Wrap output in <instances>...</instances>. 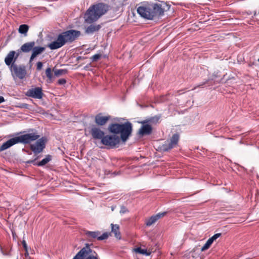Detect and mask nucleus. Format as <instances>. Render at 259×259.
Listing matches in <instances>:
<instances>
[{
  "label": "nucleus",
  "mask_w": 259,
  "mask_h": 259,
  "mask_svg": "<svg viewBox=\"0 0 259 259\" xmlns=\"http://www.w3.org/2000/svg\"><path fill=\"white\" fill-rule=\"evenodd\" d=\"M34 130V129L30 128L28 131V133L9 139L1 145L0 151H4L16 144H28L37 140L34 144L30 145V149L35 155L40 153L45 148L47 140L44 137L39 138L40 135H38L37 132H33Z\"/></svg>",
  "instance_id": "f257e3e1"
},
{
  "label": "nucleus",
  "mask_w": 259,
  "mask_h": 259,
  "mask_svg": "<svg viewBox=\"0 0 259 259\" xmlns=\"http://www.w3.org/2000/svg\"><path fill=\"white\" fill-rule=\"evenodd\" d=\"M137 12L145 19L153 20L163 16L164 9L162 4L152 3L138 7Z\"/></svg>",
  "instance_id": "f03ea898"
},
{
  "label": "nucleus",
  "mask_w": 259,
  "mask_h": 259,
  "mask_svg": "<svg viewBox=\"0 0 259 259\" xmlns=\"http://www.w3.org/2000/svg\"><path fill=\"white\" fill-rule=\"evenodd\" d=\"M80 34V31L74 29L63 32L58 35L56 40L48 44V47L51 50L60 48L66 44H70L73 42Z\"/></svg>",
  "instance_id": "7ed1b4c3"
},
{
  "label": "nucleus",
  "mask_w": 259,
  "mask_h": 259,
  "mask_svg": "<svg viewBox=\"0 0 259 259\" xmlns=\"http://www.w3.org/2000/svg\"><path fill=\"white\" fill-rule=\"evenodd\" d=\"M109 6L100 3L91 6L84 14L85 21L92 23L98 20L109 10Z\"/></svg>",
  "instance_id": "20e7f679"
},
{
  "label": "nucleus",
  "mask_w": 259,
  "mask_h": 259,
  "mask_svg": "<svg viewBox=\"0 0 259 259\" xmlns=\"http://www.w3.org/2000/svg\"><path fill=\"white\" fill-rule=\"evenodd\" d=\"M109 131L114 134H120V138L125 142L132 132V124L127 121L122 124L112 123L108 126Z\"/></svg>",
  "instance_id": "39448f33"
},
{
  "label": "nucleus",
  "mask_w": 259,
  "mask_h": 259,
  "mask_svg": "<svg viewBox=\"0 0 259 259\" xmlns=\"http://www.w3.org/2000/svg\"><path fill=\"white\" fill-rule=\"evenodd\" d=\"M120 138L117 135H104L101 141V143L109 148H113L120 143Z\"/></svg>",
  "instance_id": "423d86ee"
},
{
  "label": "nucleus",
  "mask_w": 259,
  "mask_h": 259,
  "mask_svg": "<svg viewBox=\"0 0 259 259\" xmlns=\"http://www.w3.org/2000/svg\"><path fill=\"white\" fill-rule=\"evenodd\" d=\"M10 69L13 74L21 79L24 78L27 74L26 67L23 65L12 64Z\"/></svg>",
  "instance_id": "0eeeda50"
},
{
  "label": "nucleus",
  "mask_w": 259,
  "mask_h": 259,
  "mask_svg": "<svg viewBox=\"0 0 259 259\" xmlns=\"http://www.w3.org/2000/svg\"><path fill=\"white\" fill-rule=\"evenodd\" d=\"M100 231H85L84 234L86 236L87 239L90 241H92L95 239L98 240H103L107 239L109 234L107 232L104 233L102 235H100Z\"/></svg>",
  "instance_id": "6e6552de"
},
{
  "label": "nucleus",
  "mask_w": 259,
  "mask_h": 259,
  "mask_svg": "<svg viewBox=\"0 0 259 259\" xmlns=\"http://www.w3.org/2000/svg\"><path fill=\"white\" fill-rule=\"evenodd\" d=\"M179 140V135L178 134H174L169 142H168L167 143L163 144L160 147V150L163 152H168L177 145Z\"/></svg>",
  "instance_id": "1a4fd4ad"
},
{
  "label": "nucleus",
  "mask_w": 259,
  "mask_h": 259,
  "mask_svg": "<svg viewBox=\"0 0 259 259\" xmlns=\"http://www.w3.org/2000/svg\"><path fill=\"white\" fill-rule=\"evenodd\" d=\"M19 56V53H16L14 51H10L5 59V62L8 66H12V64H16L15 63L16 61Z\"/></svg>",
  "instance_id": "9d476101"
},
{
  "label": "nucleus",
  "mask_w": 259,
  "mask_h": 259,
  "mask_svg": "<svg viewBox=\"0 0 259 259\" xmlns=\"http://www.w3.org/2000/svg\"><path fill=\"white\" fill-rule=\"evenodd\" d=\"M90 133L94 139L101 140V141H102V138H103L105 135L104 131L101 130L99 127L95 125L91 127Z\"/></svg>",
  "instance_id": "9b49d317"
},
{
  "label": "nucleus",
  "mask_w": 259,
  "mask_h": 259,
  "mask_svg": "<svg viewBox=\"0 0 259 259\" xmlns=\"http://www.w3.org/2000/svg\"><path fill=\"white\" fill-rule=\"evenodd\" d=\"M25 95L29 97H42L44 94L41 88L36 87L29 89Z\"/></svg>",
  "instance_id": "f8f14e48"
},
{
  "label": "nucleus",
  "mask_w": 259,
  "mask_h": 259,
  "mask_svg": "<svg viewBox=\"0 0 259 259\" xmlns=\"http://www.w3.org/2000/svg\"><path fill=\"white\" fill-rule=\"evenodd\" d=\"M110 119V116H103L101 113H99L95 116V122L97 125L103 126L105 125Z\"/></svg>",
  "instance_id": "ddd939ff"
},
{
  "label": "nucleus",
  "mask_w": 259,
  "mask_h": 259,
  "mask_svg": "<svg viewBox=\"0 0 259 259\" xmlns=\"http://www.w3.org/2000/svg\"><path fill=\"white\" fill-rule=\"evenodd\" d=\"M35 42L34 41H30L24 44L21 46L20 49L18 50V52L20 53V52L23 53H28L31 51H32L33 49V47L35 46Z\"/></svg>",
  "instance_id": "4468645a"
},
{
  "label": "nucleus",
  "mask_w": 259,
  "mask_h": 259,
  "mask_svg": "<svg viewBox=\"0 0 259 259\" xmlns=\"http://www.w3.org/2000/svg\"><path fill=\"white\" fill-rule=\"evenodd\" d=\"M144 123L143 122L138 132V134L141 136L149 135L151 134L152 131V126L148 124H144Z\"/></svg>",
  "instance_id": "2eb2a0df"
},
{
  "label": "nucleus",
  "mask_w": 259,
  "mask_h": 259,
  "mask_svg": "<svg viewBox=\"0 0 259 259\" xmlns=\"http://www.w3.org/2000/svg\"><path fill=\"white\" fill-rule=\"evenodd\" d=\"M38 158H39V157L37 156L34 160H29V161H27L26 163H32L34 164V165H37V166H44L45 164H46L47 163H48L51 160V159H52V156L50 155H47L45 158H44L41 161H40L38 163H34L36 159H37Z\"/></svg>",
  "instance_id": "dca6fc26"
},
{
  "label": "nucleus",
  "mask_w": 259,
  "mask_h": 259,
  "mask_svg": "<svg viewBox=\"0 0 259 259\" xmlns=\"http://www.w3.org/2000/svg\"><path fill=\"white\" fill-rule=\"evenodd\" d=\"M221 236V233H217L215 234L211 237L209 238L205 243V244L202 247L201 250L202 251H205L208 249L211 245L212 244L213 242L217 238Z\"/></svg>",
  "instance_id": "f3484780"
},
{
  "label": "nucleus",
  "mask_w": 259,
  "mask_h": 259,
  "mask_svg": "<svg viewBox=\"0 0 259 259\" xmlns=\"http://www.w3.org/2000/svg\"><path fill=\"white\" fill-rule=\"evenodd\" d=\"M45 51V48L40 46L33 47L32 53L30 56L29 62H31L38 55L41 54Z\"/></svg>",
  "instance_id": "a211bd4d"
},
{
  "label": "nucleus",
  "mask_w": 259,
  "mask_h": 259,
  "mask_svg": "<svg viewBox=\"0 0 259 259\" xmlns=\"http://www.w3.org/2000/svg\"><path fill=\"white\" fill-rule=\"evenodd\" d=\"M87 246L89 248L91 251L85 256H83L82 259H100L96 251H93L90 248V245L89 244L86 243L85 246L83 248H85Z\"/></svg>",
  "instance_id": "6ab92c4d"
},
{
  "label": "nucleus",
  "mask_w": 259,
  "mask_h": 259,
  "mask_svg": "<svg viewBox=\"0 0 259 259\" xmlns=\"http://www.w3.org/2000/svg\"><path fill=\"white\" fill-rule=\"evenodd\" d=\"M91 250L87 246L81 248L79 251L74 256L73 259H82V257L91 252Z\"/></svg>",
  "instance_id": "aec40b11"
},
{
  "label": "nucleus",
  "mask_w": 259,
  "mask_h": 259,
  "mask_svg": "<svg viewBox=\"0 0 259 259\" xmlns=\"http://www.w3.org/2000/svg\"><path fill=\"white\" fill-rule=\"evenodd\" d=\"M101 28V26L100 25L93 24L85 29V32L87 34L93 33L94 32L98 31Z\"/></svg>",
  "instance_id": "412c9836"
},
{
  "label": "nucleus",
  "mask_w": 259,
  "mask_h": 259,
  "mask_svg": "<svg viewBox=\"0 0 259 259\" xmlns=\"http://www.w3.org/2000/svg\"><path fill=\"white\" fill-rule=\"evenodd\" d=\"M111 232L114 233V236L116 238L118 239H120L121 235L119 232V225L116 224L114 225L113 224H111Z\"/></svg>",
  "instance_id": "4be33fe9"
},
{
  "label": "nucleus",
  "mask_w": 259,
  "mask_h": 259,
  "mask_svg": "<svg viewBox=\"0 0 259 259\" xmlns=\"http://www.w3.org/2000/svg\"><path fill=\"white\" fill-rule=\"evenodd\" d=\"M46 75L48 78L47 81L48 82H52L54 77L53 76V73L52 72V69L51 68L49 67L46 70Z\"/></svg>",
  "instance_id": "5701e85b"
},
{
  "label": "nucleus",
  "mask_w": 259,
  "mask_h": 259,
  "mask_svg": "<svg viewBox=\"0 0 259 259\" xmlns=\"http://www.w3.org/2000/svg\"><path fill=\"white\" fill-rule=\"evenodd\" d=\"M158 220L156 215L151 216L149 219L146 221V225L147 226H150L155 223Z\"/></svg>",
  "instance_id": "b1692460"
},
{
  "label": "nucleus",
  "mask_w": 259,
  "mask_h": 259,
  "mask_svg": "<svg viewBox=\"0 0 259 259\" xmlns=\"http://www.w3.org/2000/svg\"><path fill=\"white\" fill-rule=\"evenodd\" d=\"M29 29V26L26 24H22L19 26L18 31L20 33L24 34L26 35V34L28 32Z\"/></svg>",
  "instance_id": "393cba45"
},
{
  "label": "nucleus",
  "mask_w": 259,
  "mask_h": 259,
  "mask_svg": "<svg viewBox=\"0 0 259 259\" xmlns=\"http://www.w3.org/2000/svg\"><path fill=\"white\" fill-rule=\"evenodd\" d=\"M53 71L54 72L55 76H59L62 74H66L67 72L66 69H58L53 68Z\"/></svg>",
  "instance_id": "a878e982"
},
{
  "label": "nucleus",
  "mask_w": 259,
  "mask_h": 259,
  "mask_svg": "<svg viewBox=\"0 0 259 259\" xmlns=\"http://www.w3.org/2000/svg\"><path fill=\"white\" fill-rule=\"evenodd\" d=\"M135 251L137 253H139L142 254H145L146 255H149L150 254V252H148L146 249H142L141 247H138L135 249Z\"/></svg>",
  "instance_id": "bb28decb"
},
{
  "label": "nucleus",
  "mask_w": 259,
  "mask_h": 259,
  "mask_svg": "<svg viewBox=\"0 0 259 259\" xmlns=\"http://www.w3.org/2000/svg\"><path fill=\"white\" fill-rule=\"evenodd\" d=\"M214 83V81L213 79H208L203 83L199 84L198 85V87H203V86H209L210 85H212Z\"/></svg>",
  "instance_id": "cd10ccee"
},
{
  "label": "nucleus",
  "mask_w": 259,
  "mask_h": 259,
  "mask_svg": "<svg viewBox=\"0 0 259 259\" xmlns=\"http://www.w3.org/2000/svg\"><path fill=\"white\" fill-rule=\"evenodd\" d=\"M16 106L21 108L29 109L30 106L29 104L26 103H19L18 105H16Z\"/></svg>",
  "instance_id": "c85d7f7f"
},
{
  "label": "nucleus",
  "mask_w": 259,
  "mask_h": 259,
  "mask_svg": "<svg viewBox=\"0 0 259 259\" xmlns=\"http://www.w3.org/2000/svg\"><path fill=\"white\" fill-rule=\"evenodd\" d=\"M101 55L96 54L91 57V59L93 62H96V61H97L99 59H100L101 58Z\"/></svg>",
  "instance_id": "c756f323"
},
{
  "label": "nucleus",
  "mask_w": 259,
  "mask_h": 259,
  "mask_svg": "<svg viewBox=\"0 0 259 259\" xmlns=\"http://www.w3.org/2000/svg\"><path fill=\"white\" fill-rule=\"evenodd\" d=\"M128 212L127 209L124 206H121L120 207V213L121 214H123Z\"/></svg>",
  "instance_id": "7c9ffc66"
},
{
  "label": "nucleus",
  "mask_w": 259,
  "mask_h": 259,
  "mask_svg": "<svg viewBox=\"0 0 259 259\" xmlns=\"http://www.w3.org/2000/svg\"><path fill=\"white\" fill-rule=\"evenodd\" d=\"M166 213L167 212L166 211L162 212H159V213L156 214V216L158 220V219L163 217L166 214Z\"/></svg>",
  "instance_id": "2f4dec72"
},
{
  "label": "nucleus",
  "mask_w": 259,
  "mask_h": 259,
  "mask_svg": "<svg viewBox=\"0 0 259 259\" xmlns=\"http://www.w3.org/2000/svg\"><path fill=\"white\" fill-rule=\"evenodd\" d=\"M42 63L41 62H38L36 64V69L37 70H40L42 69Z\"/></svg>",
  "instance_id": "473e14b6"
},
{
  "label": "nucleus",
  "mask_w": 259,
  "mask_h": 259,
  "mask_svg": "<svg viewBox=\"0 0 259 259\" xmlns=\"http://www.w3.org/2000/svg\"><path fill=\"white\" fill-rule=\"evenodd\" d=\"M66 82V80L65 79L61 78L58 80V83L60 85L64 84Z\"/></svg>",
  "instance_id": "72a5a7b5"
},
{
  "label": "nucleus",
  "mask_w": 259,
  "mask_h": 259,
  "mask_svg": "<svg viewBox=\"0 0 259 259\" xmlns=\"http://www.w3.org/2000/svg\"><path fill=\"white\" fill-rule=\"evenodd\" d=\"M22 245H23V246L24 247V248L25 249V251H26V253L25 254H28V252H27V244H26V242L25 240H23L22 242Z\"/></svg>",
  "instance_id": "f704fd0d"
},
{
  "label": "nucleus",
  "mask_w": 259,
  "mask_h": 259,
  "mask_svg": "<svg viewBox=\"0 0 259 259\" xmlns=\"http://www.w3.org/2000/svg\"><path fill=\"white\" fill-rule=\"evenodd\" d=\"M208 130H212L213 128L212 123H209L207 125Z\"/></svg>",
  "instance_id": "c9c22d12"
},
{
  "label": "nucleus",
  "mask_w": 259,
  "mask_h": 259,
  "mask_svg": "<svg viewBox=\"0 0 259 259\" xmlns=\"http://www.w3.org/2000/svg\"><path fill=\"white\" fill-rule=\"evenodd\" d=\"M5 101V98H0V103Z\"/></svg>",
  "instance_id": "e433bc0d"
}]
</instances>
